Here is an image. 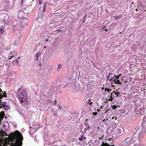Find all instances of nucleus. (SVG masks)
I'll use <instances>...</instances> for the list:
<instances>
[{"instance_id":"1","label":"nucleus","mask_w":146,"mask_h":146,"mask_svg":"<svg viewBox=\"0 0 146 146\" xmlns=\"http://www.w3.org/2000/svg\"><path fill=\"white\" fill-rule=\"evenodd\" d=\"M6 135H7V134L5 132L0 131V140H3L1 141V144H0V145H3V144L4 143H7L6 146L7 145H9V146H21L22 145L23 138L21 133L18 130L15 131L12 134L11 138L13 140H15V142L11 145H9L7 141H5L3 139V137Z\"/></svg>"},{"instance_id":"2","label":"nucleus","mask_w":146,"mask_h":146,"mask_svg":"<svg viewBox=\"0 0 146 146\" xmlns=\"http://www.w3.org/2000/svg\"><path fill=\"white\" fill-rule=\"evenodd\" d=\"M17 94L18 98L20 102L22 105L24 106L26 102L27 98V94L23 87H21L17 91Z\"/></svg>"},{"instance_id":"3","label":"nucleus","mask_w":146,"mask_h":146,"mask_svg":"<svg viewBox=\"0 0 146 146\" xmlns=\"http://www.w3.org/2000/svg\"><path fill=\"white\" fill-rule=\"evenodd\" d=\"M112 131L117 136L121 135L123 132V129L118 125L114 124L112 125Z\"/></svg>"},{"instance_id":"4","label":"nucleus","mask_w":146,"mask_h":146,"mask_svg":"<svg viewBox=\"0 0 146 146\" xmlns=\"http://www.w3.org/2000/svg\"><path fill=\"white\" fill-rule=\"evenodd\" d=\"M70 83H71L72 85H71L72 89V90L76 92H80L81 90V86L80 84H78L75 82V81H70Z\"/></svg>"},{"instance_id":"5","label":"nucleus","mask_w":146,"mask_h":146,"mask_svg":"<svg viewBox=\"0 0 146 146\" xmlns=\"http://www.w3.org/2000/svg\"><path fill=\"white\" fill-rule=\"evenodd\" d=\"M4 97H7L6 92H3L1 89L0 88V108H2V106H4L6 105V103L5 102H1V99Z\"/></svg>"},{"instance_id":"6","label":"nucleus","mask_w":146,"mask_h":146,"mask_svg":"<svg viewBox=\"0 0 146 146\" xmlns=\"http://www.w3.org/2000/svg\"><path fill=\"white\" fill-rule=\"evenodd\" d=\"M142 129L140 133L144 134L146 133V116H144L143 118L142 123Z\"/></svg>"},{"instance_id":"7","label":"nucleus","mask_w":146,"mask_h":146,"mask_svg":"<svg viewBox=\"0 0 146 146\" xmlns=\"http://www.w3.org/2000/svg\"><path fill=\"white\" fill-rule=\"evenodd\" d=\"M133 142V141L131 138L127 137L126 138L124 141H122V143L123 144H125L126 143V145L128 146L130 144L132 143Z\"/></svg>"},{"instance_id":"8","label":"nucleus","mask_w":146,"mask_h":146,"mask_svg":"<svg viewBox=\"0 0 146 146\" xmlns=\"http://www.w3.org/2000/svg\"><path fill=\"white\" fill-rule=\"evenodd\" d=\"M119 77L118 76H115L114 77V79L113 80L114 82L116 84H119L121 83L120 81L119 80Z\"/></svg>"},{"instance_id":"9","label":"nucleus","mask_w":146,"mask_h":146,"mask_svg":"<svg viewBox=\"0 0 146 146\" xmlns=\"http://www.w3.org/2000/svg\"><path fill=\"white\" fill-rule=\"evenodd\" d=\"M27 21V19L25 18L22 19L21 21V24L23 26L26 25Z\"/></svg>"},{"instance_id":"10","label":"nucleus","mask_w":146,"mask_h":146,"mask_svg":"<svg viewBox=\"0 0 146 146\" xmlns=\"http://www.w3.org/2000/svg\"><path fill=\"white\" fill-rule=\"evenodd\" d=\"M5 116L4 112L3 111H1L0 113V119H2Z\"/></svg>"},{"instance_id":"11","label":"nucleus","mask_w":146,"mask_h":146,"mask_svg":"<svg viewBox=\"0 0 146 146\" xmlns=\"http://www.w3.org/2000/svg\"><path fill=\"white\" fill-rule=\"evenodd\" d=\"M86 137H84L83 135H82L80 136L79 138V139L81 141H83L84 140H86Z\"/></svg>"},{"instance_id":"12","label":"nucleus","mask_w":146,"mask_h":146,"mask_svg":"<svg viewBox=\"0 0 146 146\" xmlns=\"http://www.w3.org/2000/svg\"><path fill=\"white\" fill-rule=\"evenodd\" d=\"M101 146H114L113 145H110L108 144L107 143H103L102 145H101Z\"/></svg>"},{"instance_id":"13","label":"nucleus","mask_w":146,"mask_h":146,"mask_svg":"<svg viewBox=\"0 0 146 146\" xmlns=\"http://www.w3.org/2000/svg\"><path fill=\"white\" fill-rule=\"evenodd\" d=\"M87 14H86L84 16L82 19V21H83V23H84L85 22V21L86 20V19L87 17Z\"/></svg>"},{"instance_id":"14","label":"nucleus","mask_w":146,"mask_h":146,"mask_svg":"<svg viewBox=\"0 0 146 146\" xmlns=\"http://www.w3.org/2000/svg\"><path fill=\"white\" fill-rule=\"evenodd\" d=\"M61 67L62 65L61 64H58V66L57 68V71H59V70H60L61 68Z\"/></svg>"},{"instance_id":"15","label":"nucleus","mask_w":146,"mask_h":146,"mask_svg":"<svg viewBox=\"0 0 146 146\" xmlns=\"http://www.w3.org/2000/svg\"><path fill=\"white\" fill-rule=\"evenodd\" d=\"M111 90H110L109 89L105 88V92L106 94L109 93L110 92V91H111Z\"/></svg>"},{"instance_id":"16","label":"nucleus","mask_w":146,"mask_h":146,"mask_svg":"<svg viewBox=\"0 0 146 146\" xmlns=\"http://www.w3.org/2000/svg\"><path fill=\"white\" fill-rule=\"evenodd\" d=\"M85 87L84 86V87H82V88L81 87V90H80V92H83L85 91Z\"/></svg>"},{"instance_id":"17","label":"nucleus","mask_w":146,"mask_h":146,"mask_svg":"<svg viewBox=\"0 0 146 146\" xmlns=\"http://www.w3.org/2000/svg\"><path fill=\"white\" fill-rule=\"evenodd\" d=\"M121 17V16L120 15L115 16V20H117L120 19Z\"/></svg>"},{"instance_id":"18","label":"nucleus","mask_w":146,"mask_h":146,"mask_svg":"<svg viewBox=\"0 0 146 146\" xmlns=\"http://www.w3.org/2000/svg\"><path fill=\"white\" fill-rule=\"evenodd\" d=\"M5 105L4 106H3V107H4V109L5 110H8L9 108V106L7 105V106H5Z\"/></svg>"},{"instance_id":"19","label":"nucleus","mask_w":146,"mask_h":146,"mask_svg":"<svg viewBox=\"0 0 146 146\" xmlns=\"http://www.w3.org/2000/svg\"><path fill=\"white\" fill-rule=\"evenodd\" d=\"M46 4L45 3L44 5V6L43 7V12H44L45 11V9L46 8Z\"/></svg>"},{"instance_id":"20","label":"nucleus","mask_w":146,"mask_h":146,"mask_svg":"<svg viewBox=\"0 0 146 146\" xmlns=\"http://www.w3.org/2000/svg\"><path fill=\"white\" fill-rule=\"evenodd\" d=\"M143 111V109L141 107L139 109V113H142V112Z\"/></svg>"},{"instance_id":"21","label":"nucleus","mask_w":146,"mask_h":146,"mask_svg":"<svg viewBox=\"0 0 146 146\" xmlns=\"http://www.w3.org/2000/svg\"><path fill=\"white\" fill-rule=\"evenodd\" d=\"M14 57H15V55L13 54L12 56H8L9 59H11L12 58H13Z\"/></svg>"},{"instance_id":"22","label":"nucleus","mask_w":146,"mask_h":146,"mask_svg":"<svg viewBox=\"0 0 146 146\" xmlns=\"http://www.w3.org/2000/svg\"><path fill=\"white\" fill-rule=\"evenodd\" d=\"M5 27H4L3 26H2L1 27V28L0 31H2L4 29Z\"/></svg>"},{"instance_id":"23","label":"nucleus","mask_w":146,"mask_h":146,"mask_svg":"<svg viewBox=\"0 0 146 146\" xmlns=\"http://www.w3.org/2000/svg\"><path fill=\"white\" fill-rule=\"evenodd\" d=\"M112 94L111 93L109 95V98L108 99V100H110L112 99Z\"/></svg>"},{"instance_id":"24","label":"nucleus","mask_w":146,"mask_h":146,"mask_svg":"<svg viewBox=\"0 0 146 146\" xmlns=\"http://www.w3.org/2000/svg\"><path fill=\"white\" fill-rule=\"evenodd\" d=\"M133 146H142L141 145H140L139 144H137V143H135L133 145Z\"/></svg>"},{"instance_id":"25","label":"nucleus","mask_w":146,"mask_h":146,"mask_svg":"<svg viewBox=\"0 0 146 146\" xmlns=\"http://www.w3.org/2000/svg\"><path fill=\"white\" fill-rule=\"evenodd\" d=\"M91 100L89 99L88 100V103L89 104H92V102H91Z\"/></svg>"},{"instance_id":"26","label":"nucleus","mask_w":146,"mask_h":146,"mask_svg":"<svg viewBox=\"0 0 146 146\" xmlns=\"http://www.w3.org/2000/svg\"><path fill=\"white\" fill-rule=\"evenodd\" d=\"M90 128V126L89 125H88V127H87V128L86 129V128H85V129H84L85 131H86L88 129H89Z\"/></svg>"},{"instance_id":"27","label":"nucleus","mask_w":146,"mask_h":146,"mask_svg":"<svg viewBox=\"0 0 146 146\" xmlns=\"http://www.w3.org/2000/svg\"><path fill=\"white\" fill-rule=\"evenodd\" d=\"M3 145H0V146H6V145L7 144L6 143H3Z\"/></svg>"},{"instance_id":"28","label":"nucleus","mask_w":146,"mask_h":146,"mask_svg":"<svg viewBox=\"0 0 146 146\" xmlns=\"http://www.w3.org/2000/svg\"><path fill=\"white\" fill-rule=\"evenodd\" d=\"M54 104H56L57 103V101L56 100H54Z\"/></svg>"},{"instance_id":"29","label":"nucleus","mask_w":146,"mask_h":146,"mask_svg":"<svg viewBox=\"0 0 146 146\" xmlns=\"http://www.w3.org/2000/svg\"><path fill=\"white\" fill-rule=\"evenodd\" d=\"M97 114V113L96 112L93 113V115H95Z\"/></svg>"},{"instance_id":"30","label":"nucleus","mask_w":146,"mask_h":146,"mask_svg":"<svg viewBox=\"0 0 146 146\" xmlns=\"http://www.w3.org/2000/svg\"><path fill=\"white\" fill-rule=\"evenodd\" d=\"M13 52L14 53L15 55L16 54H17V53L15 51H13Z\"/></svg>"},{"instance_id":"31","label":"nucleus","mask_w":146,"mask_h":146,"mask_svg":"<svg viewBox=\"0 0 146 146\" xmlns=\"http://www.w3.org/2000/svg\"><path fill=\"white\" fill-rule=\"evenodd\" d=\"M1 34H3V32H5V31H1Z\"/></svg>"},{"instance_id":"32","label":"nucleus","mask_w":146,"mask_h":146,"mask_svg":"<svg viewBox=\"0 0 146 146\" xmlns=\"http://www.w3.org/2000/svg\"><path fill=\"white\" fill-rule=\"evenodd\" d=\"M61 31V30H60V29L58 30V32H60Z\"/></svg>"},{"instance_id":"33","label":"nucleus","mask_w":146,"mask_h":146,"mask_svg":"<svg viewBox=\"0 0 146 146\" xmlns=\"http://www.w3.org/2000/svg\"><path fill=\"white\" fill-rule=\"evenodd\" d=\"M3 127H4V128H5V129H6V130H7V129L5 127V126H4V125H3Z\"/></svg>"},{"instance_id":"34","label":"nucleus","mask_w":146,"mask_h":146,"mask_svg":"<svg viewBox=\"0 0 146 146\" xmlns=\"http://www.w3.org/2000/svg\"><path fill=\"white\" fill-rule=\"evenodd\" d=\"M88 119H86V120H85V121H86V122H87V121H88Z\"/></svg>"},{"instance_id":"35","label":"nucleus","mask_w":146,"mask_h":146,"mask_svg":"<svg viewBox=\"0 0 146 146\" xmlns=\"http://www.w3.org/2000/svg\"><path fill=\"white\" fill-rule=\"evenodd\" d=\"M42 8V7H40V8H39V9H41V8Z\"/></svg>"},{"instance_id":"36","label":"nucleus","mask_w":146,"mask_h":146,"mask_svg":"<svg viewBox=\"0 0 146 146\" xmlns=\"http://www.w3.org/2000/svg\"><path fill=\"white\" fill-rule=\"evenodd\" d=\"M12 53H13V52L11 51V52H10V54L11 53V54Z\"/></svg>"},{"instance_id":"37","label":"nucleus","mask_w":146,"mask_h":146,"mask_svg":"<svg viewBox=\"0 0 146 146\" xmlns=\"http://www.w3.org/2000/svg\"><path fill=\"white\" fill-rule=\"evenodd\" d=\"M46 48V46H44V48Z\"/></svg>"},{"instance_id":"38","label":"nucleus","mask_w":146,"mask_h":146,"mask_svg":"<svg viewBox=\"0 0 146 146\" xmlns=\"http://www.w3.org/2000/svg\"><path fill=\"white\" fill-rule=\"evenodd\" d=\"M39 3H40V4H41V2L40 1Z\"/></svg>"},{"instance_id":"39","label":"nucleus","mask_w":146,"mask_h":146,"mask_svg":"<svg viewBox=\"0 0 146 146\" xmlns=\"http://www.w3.org/2000/svg\"><path fill=\"white\" fill-rule=\"evenodd\" d=\"M104 29H104V28H106V27H105L104 26Z\"/></svg>"},{"instance_id":"40","label":"nucleus","mask_w":146,"mask_h":146,"mask_svg":"<svg viewBox=\"0 0 146 146\" xmlns=\"http://www.w3.org/2000/svg\"><path fill=\"white\" fill-rule=\"evenodd\" d=\"M104 87H103L102 88V90H104Z\"/></svg>"},{"instance_id":"41","label":"nucleus","mask_w":146,"mask_h":146,"mask_svg":"<svg viewBox=\"0 0 146 146\" xmlns=\"http://www.w3.org/2000/svg\"><path fill=\"white\" fill-rule=\"evenodd\" d=\"M24 0H22V3H23V1Z\"/></svg>"},{"instance_id":"42","label":"nucleus","mask_w":146,"mask_h":146,"mask_svg":"<svg viewBox=\"0 0 146 146\" xmlns=\"http://www.w3.org/2000/svg\"><path fill=\"white\" fill-rule=\"evenodd\" d=\"M35 131H36V130H35L34 131L33 133L34 132H35Z\"/></svg>"},{"instance_id":"43","label":"nucleus","mask_w":146,"mask_h":146,"mask_svg":"<svg viewBox=\"0 0 146 146\" xmlns=\"http://www.w3.org/2000/svg\"><path fill=\"white\" fill-rule=\"evenodd\" d=\"M105 31H108V30L107 29H106V30H105Z\"/></svg>"},{"instance_id":"44","label":"nucleus","mask_w":146,"mask_h":146,"mask_svg":"<svg viewBox=\"0 0 146 146\" xmlns=\"http://www.w3.org/2000/svg\"><path fill=\"white\" fill-rule=\"evenodd\" d=\"M59 108H60V107L59 105Z\"/></svg>"},{"instance_id":"45","label":"nucleus","mask_w":146,"mask_h":146,"mask_svg":"<svg viewBox=\"0 0 146 146\" xmlns=\"http://www.w3.org/2000/svg\"><path fill=\"white\" fill-rule=\"evenodd\" d=\"M107 77H108V76H107Z\"/></svg>"},{"instance_id":"46","label":"nucleus","mask_w":146,"mask_h":146,"mask_svg":"<svg viewBox=\"0 0 146 146\" xmlns=\"http://www.w3.org/2000/svg\"><path fill=\"white\" fill-rule=\"evenodd\" d=\"M48 40V39H46V41H47V40Z\"/></svg>"},{"instance_id":"47","label":"nucleus","mask_w":146,"mask_h":146,"mask_svg":"<svg viewBox=\"0 0 146 146\" xmlns=\"http://www.w3.org/2000/svg\"><path fill=\"white\" fill-rule=\"evenodd\" d=\"M137 9H136V11H137Z\"/></svg>"},{"instance_id":"48","label":"nucleus","mask_w":146,"mask_h":146,"mask_svg":"<svg viewBox=\"0 0 146 146\" xmlns=\"http://www.w3.org/2000/svg\"><path fill=\"white\" fill-rule=\"evenodd\" d=\"M1 123V121L0 120V124Z\"/></svg>"},{"instance_id":"49","label":"nucleus","mask_w":146,"mask_h":146,"mask_svg":"<svg viewBox=\"0 0 146 146\" xmlns=\"http://www.w3.org/2000/svg\"><path fill=\"white\" fill-rule=\"evenodd\" d=\"M17 62H18V60H17Z\"/></svg>"},{"instance_id":"50","label":"nucleus","mask_w":146,"mask_h":146,"mask_svg":"<svg viewBox=\"0 0 146 146\" xmlns=\"http://www.w3.org/2000/svg\"><path fill=\"white\" fill-rule=\"evenodd\" d=\"M132 4H133V2H132Z\"/></svg>"},{"instance_id":"51","label":"nucleus","mask_w":146,"mask_h":146,"mask_svg":"<svg viewBox=\"0 0 146 146\" xmlns=\"http://www.w3.org/2000/svg\"><path fill=\"white\" fill-rule=\"evenodd\" d=\"M83 146H84V145H83Z\"/></svg>"}]
</instances>
